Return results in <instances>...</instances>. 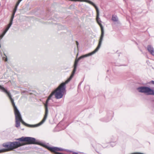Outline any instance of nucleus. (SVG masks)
Wrapping results in <instances>:
<instances>
[{
    "mask_svg": "<svg viewBox=\"0 0 154 154\" xmlns=\"http://www.w3.org/2000/svg\"><path fill=\"white\" fill-rule=\"evenodd\" d=\"M85 2L88 3L93 5L95 8L97 12V16L96 19L97 23H98V24L100 25V27L101 30V34L100 37V38L99 39L98 45L97 48H96L93 51L89 53L81 56L78 58H76V59H75L74 63L77 64H78L79 61L81 59L92 55L94 54L95 53L98 51V50H99V49L100 48V47L101 46L104 35V31L102 25L100 23L101 21L100 20V18L99 17V12L98 8L96 5L92 2Z\"/></svg>",
    "mask_w": 154,
    "mask_h": 154,
    "instance_id": "obj_1",
    "label": "nucleus"
},
{
    "mask_svg": "<svg viewBox=\"0 0 154 154\" xmlns=\"http://www.w3.org/2000/svg\"><path fill=\"white\" fill-rule=\"evenodd\" d=\"M7 95L10 99L14 108L15 117V127L16 128H18L20 126V122L24 125L30 128H35L38 127L42 125L45 122L42 120L38 123L34 125H29L25 123L22 119L21 115L17 106H15L14 100L12 98L10 92H9Z\"/></svg>",
    "mask_w": 154,
    "mask_h": 154,
    "instance_id": "obj_2",
    "label": "nucleus"
},
{
    "mask_svg": "<svg viewBox=\"0 0 154 154\" xmlns=\"http://www.w3.org/2000/svg\"><path fill=\"white\" fill-rule=\"evenodd\" d=\"M24 144L19 141L13 142H8L4 143L3 144V146L7 148L0 149V153L13 150L14 149L23 146Z\"/></svg>",
    "mask_w": 154,
    "mask_h": 154,
    "instance_id": "obj_3",
    "label": "nucleus"
},
{
    "mask_svg": "<svg viewBox=\"0 0 154 154\" xmlns=\"http://www.w3.org/2000/svg\"><path fill=\"white\" fill-rule=\"evenodd\" d=\"M15 140H17L19 141V142L24 144L23 145H24L26 144H30L42 145L43 146L47 149L45 146H47L46 145L43 144H41L39 141L38 140H36L34 138L29 137H23L19 138L16 139Z\"/></svg>",
    "mask_w": 154,
    "mask_h": 154,
    "instance_id": "obj_4",
    "label": "nucleus"
},
{
    "mask_svg": "<svg viewBox=\"0 0 154 154\" xmlns=\"http://www.w3.org/2000/svg\"><path fill=\"white\" fill-rule=\"evenodd\" d=\"M67 81V79L65 82L61 83L54 91L56 99H59L63 97L64 93L66 91V85L69 82Z\"/></svg>",
    "mask_w": 154,
    "mask_h": 154,
    "instance_id": "obj_5",
    "label": "nucleus"
},
{
    "mask_svg": "<svg viewBox=\"0 0 154 154\" xmlns=\"http://www.w3.org/2000/svg\"><path fill=\"white\" fill-rule=\"evenodd\" d=\"M137 90L138 92L146 94L147 95H150L152 89L147 86H141L138 87Z\"/></svg>",
    "mask_w": 154,
    "mask_h": 154,
    "instance_id": "obj_6",
    "label": "nucleus"
},
{
    "mask_svg": "<svg viewBox=\"0 0 154 154\" xmlns=\"http://www.w3.org/2000/svg\"><path fill=\"white\" fill-rule=\"evenodd\" d=\"M50 100V99L48 97L47 100L45 103V114L42 120L45 122L47 119L48 114V104L49 100Z\"/></svg>",
    "mask_w": 154,
    "mask_h": 154,
    "instance_id": "obj_7",
    "label": "nucleus"
},
{
    "mask_svg": "<svg viewBox=\"0 0 154 154\" xmlns=\"http://www.w3.org/2000/svg\"><path fill=\"white\" fill-rule=\"evenodd\" d=\"M78 64L74 63L73 70L70 77L67 79L68 80L67 81L69 82L74 76Z\"/></svg>",
    "mask_w": 154,
    "mask_h": 154,
    "instance_id": "obj_8",
    "label": "nucleus"
},
{
    "mask_svg": "<svg viewBox=\"0 0 154 154\" xmlns=\"http://www.w3.org/2000/svg\"><path fill=\"white\" fill-rule=\"evenodd\" d=\"M147 49L149 53L154 56V49L151 45H148L147 47Z\"/></svg>",
    "mask_w": 154,
    "mask_h": 154,
    "instance_id": "obj_9",
    "label": "nucleus"
},
{
    "mask_svg": "<svg viewBox=\"0 0 154 154\" xmlns=\"http://www.w3.org/2000/svg\"><path fill=\"white\" fill-rule=\"evenodd\" d=\"M0 89L2 92H3L6 94H8L9 91H8L4 87L0 85Z\"/></svg>",
    "mask_w": 154,
    "mask_h": 154,
    "instance_id": "obj_10",
    "label": "nucleus"
},
{
    "mask_svg": "<svg viewBox=\"0 0 154 154\" xmlns=\"http://www.w3.org/2000/svg\"><path fill=\"white\" fill-rule=\"evenodd\" d=\"M112 20L114 22H117L118 21V18L116 16L112 15Z\"/></svg>",
    "mask_w": 154,
    "mask_h": 154,
    "instance_id": "obj_11",
    "label": "nucleus"
},
{
    "mask_svg": "<svg viewBox=\"0 0 154 154\" xmlns=\"http://www.w3.org/2000/svg\"><path fill=\"white\" fill-rule=\"evenodd\" d=\"M12 23L9 22V23L6 26V27L5 30L7 32V31L8 30V29H9L12 25Z\"/></svg>",
    "mask_w": 154,
    "mask_h": 154,
    "instance_id": "obj_12",
    "label": "nucleus"
},
{
    "mask_svg": "<svg viewBox=\"0 0 154 154\" xmlns=\"http://www.w3.org/2000/svg\"><path fill=\"white\" fill-rule=\"evenodd\" d=\"M7 32L5 30H4L3 31L2 33L0 35V38H3V37L4 36V35H5L6 33Z\"/></svg>",
    "mask_w": 154,
    "mask_h": 154,
    "instance_id": "obj_13",
    "label": "nucleus"
},
{
    "mask_svg": "<svg viewBox=\"0 0 154 154\" xmlns=\"http://www.w3.org/2000/svg\"><path fill=\"white\" fill-rule=\"evenodd\" d=\"M20 2H20L19 0H18V1L17 2V3H16L15 6L14 8H16V9H17V7L18 5H19V4H20Z\"/></svg>",
    "mask_w": 154,
    "mask_h": 154,
    "instance_id": "obj_14",
    "label": "nucleus"
},
{
    "mask_svg": "<svg viewBox=\"0 0 154 154\" xmlns=\"http://www.w3.org/2000/svg\"><path fill=\"white\" fill-rule=\"evenodd\" d=\"M116 144V142H110V145L112 147L115 146Z\"/></svg>",
    "mask_w": 154,
    "mask_h": 154,
    "instance_id": "obj_15",
    "label": "nucleus"
},
{
    "mask_svg": "<svg viewBox=\"0 0 154 154\" xmlns=\"http://www.w3.org/2000/svg\"><path fill=\"white\" fill-rule=\"evenodd\" d=\"M4 55L5 57H3V59L5 61H7L8 60V58L7 57V56L5 55V54H4Z\"/></svg>",
    "mask_w": 154,
    "mask_h": 154,
    "instance_id": "obj_16",
    "label": "nucleus"
},
{
    "mask_svg": "<svg viewBox=\"0 0 154 154\" xmlns=\"http://www.w3.org/2000/svg\"><path fill=\"white\" fill-rule=\"evenodd\" d=\"M54 94H55V92L54 91L52 92L51 94L48 96V98L51 99V97H52L53 95Z\"/></svg>",
    "mask_w": 154,
    "mask_h": 154,
    "instance_id": "obj_17",
    "label": "nucleus"
},
{
    "mask_svg": "<svg viewBox=\"0 0 154 154\" xmlns=\"http://www.w3.org/2000/svg\"><path fill=\"white\" fill-rule=\"evenodd\" d=\"M14 15H12L10 20V23H13V19H14Z\"/></svg>",
    "mask_w": 154,
    "mask_h": 154,
    "instance_id": "obj_18",
    "label": "nucleus"
},
{
    "mask_svg": "<svg viewBox=\"0 0 154 154\" xmlns=\"http://www.w3.org/2000/svg\"><path fill=\"white\" fill-rule=\"evenodd\" d=\"M17 10V9H16V8H14L13 11V13H12V15L14 16L15 13L16 12Z\"/></svg>",
    "mask_w": 154,
    "mask_h": 154,
    "instance_id": "obj_19",
    "label": "nucleus"
},
{
    "mask_svg": "<svg viewBox=\"0 0 154 154\" xmlns=\"http://www.w3.org/2000/svg\"><path fill=\"white\" fill-rule=\"evenodd\" d=\"M17 10V9H16V8H14L13 11V13H12V15L14 16L15 13L16 12Z\"/></svg>",
    "mask_w": 154,
    "mask_h": 154,
    "instance_id": "obj_20",
    "label": "nucleus"
},
{
    "mask_svg": "<svg viewBox=\"0 0 154 154\" xmlns=\"http://www.w3.org/2000/svg\"><path fill=\"white\" fill-rule=\"evenodd\" d=\"M150 95H154V91L153 89H152V91H151Z\"/></svg>",
    "mask_w": 154,
    "mask_h": 154,
    "instance_id": "obj_21",
    "label": "nucleus"
},
{
    "mask_svg": "<svg viewBox=\"0 0 154 154\" xmlns=\"http://www.w3.org/2000/svg\"><path fill=\"white\" fill-rule=\"evenodd\" d=\"M151 83L152 84H153L154 85V81H151Z\"/></svg>",
    "mask_w": 154,
    "mask_h": 154,
    "instance_id": "obj_22",
    "label": "nucleus"
},
{
    "mask_svg": "<svg viewBox=\"0 0 154 154\" xmlns=\"http://www.w3.org/2000/svg\"><path fill=\"white\" fill-rule=\"evenodd\" d=\"M76 44L77 45V46H78V45H79V43H78V42L77 41H76Z\"/></svg>",
    "mask_w": 154,
    "mask_h": 154,
    "instance_id": "obj_23",
    "label": "nucleus"
},
{
    "mask_svg": "<svg viewBox=\"0 0 154 154\" xmlns=\"http://www.w3.org/2000/svg\"><path fill=\"white\" fill-rule=\"evenodd\" d=\"M140 51H141L142 53L143 52V51H142V50H141V49H140Z\"/></svg>",
    "mask_w": 154,
    "mask_h": 154,
    "instance_id": "obj_24",
    "label": "nucleus"
},
{
    "mask_svg": "<svg viewBox=\"0 0 154 154\" xmlns=\"http://www.w3.org/2000/svg\"><path fill=\"white\" fill-rule=\"evenodd\" d=\"M20 2H21L22 0H19Z\"/></svg>",
    "mask_w": 154,
    "mask_h": 154,
    "instance_id": "obj_25",
    "label": "nucleus"
},
{
    "mask_svg": "<svg viewBox=\"0 0 154 154\" xmlns=\"http://www.w3.org/2000/svg\"><path fill=\"white\" fill-rule=\"evenodd\" d=\"M81 85V84H79V85Z\"/></svg>",
    "mask_w": 154,
    "mask_h": 154,
    "instance_id": "obj_26",
    "label": "nucleus"
}]
</instances>
